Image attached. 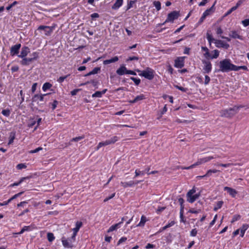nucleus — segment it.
<instances>
[{
  "instance_id": "38",
  "label": "nucleus",
  "mask_w": 249,
  "mask_h": 249,
  "mask_svg": "<svg viewBox=\"0 0 249 249\" xmlns=\"http://www.w3.org/2000/svg\"><path fill=\"white\" fill-rule=\"evenodd\" d=\"M118 140V138L117 136H114L112 137L110 139L108 140V141H109L110 144H111L114 143Z\"/></svg>"
},
{
  "instance_id": "14",
  "label": "nucleus",
  "mask_w": 249,
  "mask_h": 249,
  "mask_svg": "<svg viewBox=\"0 0 249 249\" xmlns=\"http://www.w3.org/2000/svg\"><path fill=\"white\" fill-rule=\"evenodd\" d=\"M30 52L29 49L28 47H24L22 48L20 54L18 55L19 57L24 58Z\"/></svg>"
},
{
  "instance_id": "51",
  "label": "nucleus",
  "mask_w": 249,
  "mask_h": 249,
  "mask_svg": "<svg viewBox=\"0 0 249 249\" xmlns=\"http://www.w3.org/2000/svg\"><path fill=\"white\" fill-rule=\"evenodd\" d=\"M26 167V165L25 164L23 163H19L17 165V168L19 169H22L23 168H25Z\"/></svg>"
},
{
  "instance_id": "10",
  "label": "nucleus",
  "mask_w": 249,
  "mask_h": 249,
  "mask_svg": "<svg viewBox=\"0 0 249 249\" xmlns=\"http://www.w3.org/2000/svg\"><path fill=\"white\" fill-rule=\"evenodd\" d=\"M21 47L20 44H17L15 45L12 46L10 50V54L12 56L18 54L19 52V50Z\"/></svg>"
},
{
  "instance_id": "12",
  "label": "nucleus",
  "mask_w": 249,
  "mask_h": 249,
  "mask_svg": "<svg viewBox=\"0 0 249 249\" xmlns=\"http://www.w3.org/2000/svg\"><path fill=\"white\" fill-rule=\"evenodd\" d=\"M71 239H66L65 238L63 237L62 239L63 245L65 248H72L73 246L71 244Z\"/></svg>"
},
{
  "instance_id": "61",
  "label": "nucleus",
  "mask_w": 249,
  "mask_h": 249,
  "mask_svg": "<svg viewBox=\"0 0 249 249\" xmlns=\"http://www.w3.org/2000/svg\"><path fill=\"white\" fill-rule=\"evenodd\" d=\"M197 234V231L196 229H193L191 231V235L192 236H196Z\"/></svg>"
},
{
  "instance_id": "55",
  "label": "nucleus",
  "mask_w": 249,
  "mask_h": 249,
  "mask_svg": "<svg viewBox=\"0 0 249 249\" xmlns=\"http://www.w3.org/2000/svg\"><path fill=\"white\" fill-rule=\"evenodd\" d=\"M58 104V102L57 101H56V100L53 101V103L52 104V108L53 110H54L56 108Z\"/></svg>"
},
{
  "instance_id": "58",
  "label": "nucleus",
  "mask_w": 249,
  "mask_h": 249,
  "mask_svg": "<svg viewBox=\"0 0 249 249\" xmlns=\"http://www.w3.org/2000/svg\"><path fill=\"white\" fill-rule=\"evenodd\" d=\"M242 24L244 26L247 27L249 25V20L248 19H246L242 21Z\"/></svg>"
},
{
  "instance_id": "13",
  "label": "nucleus",
  "mask_w": 249,
  "mask_h": 249,
  "mask_svg": "<svg viewBox=\"0 0 249 249\" xmlns=\"http://www.w3.org/2000/svg\"><path fill=\"white\" fill-rule=\"evenodd\" d=\"M224 190L225 191H227V192L233 197H234L237 194V192L235 189L231 187H225Z\"/></svg>"
},
{
  "instance_id": "2",
  "label": "nucleus",
  "mask_w": 249,
  "mask_h": 249,
  "mask_svg": "<svg viewBox=\"0 0 249 249\" xmlns=\"http://www.w3.org/2000/svg\"><path fill=\"white\" fill-rule=\"evenodd\" d=\"M239 108V107L234 106L227 109L222 110L220 112V115L221 117L231 118L238 112Z\"/></svg>"
},
{
  "instance_id": "28",
  "label": "nucleus",
  "mask_w": 249,
  "mask_h": 249,
  "mask_svg": "<svg viewBox=\"0 0 249 249\" xmlns=\"http://www.w3.org/2000/svg\"><path fill=\"white\" fill-rule=\"evenodd\" d=\"M224 202L223 201H218L215 206L213 208V210L214 211H216L218 209L221 208Z\"/></svg>"
},
{
  "instance_id": "44",
  "label": "nucleus",
  "mask_w": 249,
  "mask_h": 249,
  "mask_svg": "<svg viewBox=\"0 0 249 249\" xmlns=\"http://www.w3.org/2000/svg\"><path fill=\"white\" fill-rule=\"evenodd\" d=\"M240 218H241V215H239V214L234 215L233 216L232 220L231 221V223H233L235 221L239 220Z\"/></svg>"
},
{
  "instance_id": "52",
  "label": "nucleus",
  "mask_w": 249,
  "mask_h": 249,
  "mask_svg": "<svg viewBox=\"0 0 249 249\" xmlns=\"http://www.w3.org/2000/svg\"><path fill=\"white\" fill-rule=\"evenodd\" d=\"M175 87L178 89L183 91V92H186V91L187 90V88H184L183 87H180V86H178V85H175Z\"/></svg>"
},
{
  "instance_id": "5",
  "label": "nucleus",
  "mask_w": 249,
  "mask_h": 249,
  "mask_svg": "<svg viewBox=\"0 0 249 249\" xmlns=\"http://www.w3.org/2000/svg\"><path fill=\"white\" fill-rule=\"evenodd\" d=\"M209 161V159L207 158V157L201 158L200 159H198V160L194 164L190 165L188 167H181L182 169H190L191 168H193V167H196V166L199 165L200 164H203L204 163L207 162Z\"/></svg>"
},
{
  "instance_id": "15",
  "label": "nucleus",
  "mask_w": 249,
  "mask_h": 249,
  "mask_svg": "<svg viewBox=\"0 0 249 249\" xmlns=\"http://www.w3.org/2000/svg\"><path fill=\"white\" fill-rule=\"evenodd\" d=\"M127 71V70L125 67L122 65L116 71V73L119 75H123L126 74V71Z\"/></svg>"
},
{
  "instance_id": "6",
  "label": "nucleus",
  "mask_w": 249,
  "mask_h": 249,
  "mask_svg": "<svg viewBox=\"0 0 249 249\" xmlns=\"http://www.w3.org/2000/svg\"><path fill=\"white\" fill-rule=\"evenodd\" d=\"M47 95V94L41 95L35 94L32 99V103H33L34 102H37V104L38 105H43L44 97Z\"/></svg>"
},
{
  "instance_id": "50",
  "label": "nucleus",
  "mask_w": 249,
  "mask_h": 249,
  "mask_svg": "<svg viewBox=\"0 0 249 249\" xmlns=\"http://www.w3.org/2000/svg\"><path fill=\"white\" fill-rule=\"evenodd\" d=\"M102 96L101 92L100 91H96L92 94V97H101Z\"/></svg>"
},
{
  "instance_id": "57",
  "label": "nucleus",
  "mask_w": 249,
  "mask_h": 249,
  "mask_svg": "<svg viewBox=\"0 0 249 249\" xmlns=\"http://www.w3.org/2000/svg\"><path fill=\"white\" fill-rule=\"evenodd\" d=\"M42 150V148L41 147H39L36 149H35V150H31L30 153H37L38 152H39L40 150Z\"/></svg>"
},
{
  "instance_id": "35",
  "label": "nucleus",
  "mask_w": 249,
  "mask_h": 249,
  "mask_svg": "<svg viewBox=\"0 0 249 249\" xmlns=\"http://www.w3.org/2000/svg\"><path fill=\"white\" fill-rule=\"evenodd\" d=\"M153 4L158 11H159L161 9V3L159 1H154Z\"/></svg>"
},
{
  "instance_id": "43",
  "label": "nucleus",
  "mask_w": 249,
  "mask_h": 249,
  "mask_svg": "<svg viewBox=\"0 0 249 249\" xmlns=\"http://www.w3.org/2000/svg\"><path fill=\"white\" fill-rule=\"evenodd\" d=\"M23 193V192H20V193H19L18 194H17L15 195L14 196H13L11 198H10L8 200L10 201V202H11L13 199H16L18 197L20 196H21Z\"/></svg>"
},
{
  "instance_id": "45",
  "label": "nucleus",
  "mask_w": 249,
  "mask_h": 249,
  "mask_svg": "<svg viewBox=\"0 0 249 249\" xmlns=\"http://www.w3.org/2000/svg\"><path fill=\"white\" fill-rule=\"evenodd\" d=\"M207 38L210 44L214 40V39L212 37V35L209 34L208 32L207 33Z\"/></svg>"
},
{
  "instance_id": "42",
  "label": "nucleus",
  "mask_w": 249,
  "mask_h": 249,
  "mask_svg": "<svg viewBox=\"0 0 249 249\" xmlns=\"http://www.w3.org/2000/svg\"><path fill=\"white\" fill-rule=\"evenodd\" d=\"M216 165L217 166H222V167H227L230 166L231 165H234V164L232 163H226V164L217 163Z\"/></svg>"
},
{
  "instance_id": "4",
  "label": "nucleus",
  "mask_w": 249,
  "mask_h": 249,
  "mask_svg": "<svg viewBox=\"0 0 249 249\" xmlns=\"http://www.w3.org/2000/svg\"><path fill=\"white\" fill-rule=\"evenodd\" d=\"M179 12L174 11L169 13L167 15V18L165 21V22H173L175 19H177L179 17Z\"/></svg>"
},
{
  "instance_id": "16",
  "label": "nucleus",
  "mask_w": 249,
  "mask_h": 249,
  "mask_svg": "<svg viewBox=\"0 0 249 249\" xmlns=\"http://www.w3.org/2000/svg\"><path fill=\"white\" fill-rule=\"evenodd\" d=\"M123 0H116L114 4L112 6V9L116 10L119 8L123 4Z\"/></svg>"
},
{
  "instance_id": "64",
  "label": "nucleus",
  "mask_w": 249,
  "mask_h": 249,
  "mask_svg": "<svg viewBox=\"0 0 249 249\" xmlns=\"http://www.w3.org/2000/svg\"><path fill=\"white\" fill-rule=\"evenodd\" d=\"M165 207H159V208L157 210V213H160L162 212L163 210L165 209Z\"/></svg>"
},
{
  "instance_id": "17",
  "label": "nucleus",
  "mask_w": 249,
  "mask_h": 249,
  "mask_svg": "<svg viewBox=\"0 0 249 249\" xmlns=\"http://www.w3.org/2000/svg\"><path fill=\"white\" fill-rule=\"evenodd\" d=\"M119 58L118 56H115L110 59H107L104 61L103 64L104 65H107L111 63L115 62L117 61H118Z\"/></svg>"
},
{
  "instance_id": "22",
  "label": "nucleus",
  "mask_w": 249,
  "mask_h": 249,
  "mask_svg": "<svg viewBox=\"0 0 249 249\" xmlns=\"http://www.w3.org/2000/svg\"><path fill=\"white\" fill-rule=\"evenodd\" d=\"M230 36L233 38H238L242 40V37L238 34L237 32L235 31H231L230 34Z\"/></svg>"
},
{
  "instance_id": "32",
  "label": "nucleus",
  "mask_w": 249,
  "mask_h": 249,
  "mask_svg": "<svg viewBox=\"0 0 249 249\" xmlns=\"http://www.w3.org/2000/svg\"><path fill=\"white\" fill-rule=\"evenodd\" d=\"M175 223L174 221H171L170 223H168L167 225L162 227V229L160 230V231L161 232L165 230L167 228L171 227V226H173L175 224Z\"/></svg>"
},
{
  "instance_id": "20",
  "label": "nucleus",
  "mask_w": 249,
  "mask_h": 249,
  "mask_svg": "<svg viewBox=\"0 0 249 249\" xmlns=\"http://www.w3.org/2000/svg\"><path fill=\"white\" fill-rule=\"evenodd\" d=\"M121 185L124 188H127L128 187H132L134 185V181H130L129 182H121Z\"/></svg>"
},
{
  "instance_id": "37",
  "label": "nucleus",
  "mask_w": 249,
  "mask_h": 249,
  "mask_svg": "<svg viewBox=\"0 0 249 249\" xmlns=\"http://www.w3.org/2000/svg\"><path fill=\"white\" fill-rule=\"evenodd\" d=\"M79 229H78L77 228L75 227L74 229H73V235H72L71 238L73 241H75V237L76 235V234L77 232L79 231Z\"/></svg>"
},
{
  "instance_id": "1",
  "label": "nucleus",
  "mask_w": 249,
  "mask_h": 249,
  "mask_svg": "<svg viewBox=\"0 0 249 249\" xmlns=\"http://www.w3.org/2000/svg\"><path fill=\"white\" fill-rule=\"evenodd\" d=\"M219 71L222 72H229L234 70V65L231 63V60L229 59H225L219 62Z\"/></svg>"
},
{
  "instance_id": "53",
  "label": "nucleus",
  "mask_w": 249,
  "mask_h": 249,
  "mask_svg": "<svg viewBox=\"0 0 249 249\" xmlns=\"http://www.w3.org/2000/svg\"><path fill=\"white\" fill-rule=\"evenodd\" d=\"M201 211L200 209L195 210L194 209H191L189 211V212L192 213H197Z\"/></svg>"
},
{
  "instance_id": "46",
  "label": "nucleus",
  "mask_w": 249,
  "mask_h": 249,
  "mask_svg": "<svg viewBox=\"0 0 249 249\" xmlns=\"http://www.w3.org/2000/svg\"><path fill=\"white\" fill-rule=\"evenodd\" d=\"M130 79L135 83L136 85H139L141 82L140 79H137L136 78L131 77Z\"/></svg>"
},
{
  "instance_id": "11",
  "label": "nucleus",
  "mask_w": 249,
  "mask_h": 249,
  "mask_svg": "<svg viewBox=\"0 0 249 249\" xmlns=\"http://www.w3.org/2000/svg\"><path fill=\"white\" fill-rule=\"evenodd\" d=\"M214 43L216 47L217 48H224L227 49L230 46L228 44L220 40H215Z\"/></svg>"
},
{
  "instance_id": "39",
  "label": "nucleus",
  "mask_w": 249,
  "mask_h": 249,
  "mask_svg": "<svg viewBox=\"0 0 249 249\" xmlns=\"http://www.w3.org/2000/svg\"><path fill=\"white\" fill-rule=\"evenodd\" d=\"M213 55L211 56L212 59L216 58L218 57L219 54V52L217 50H214L213 51Z\"/></svg>"
},
{
  "instance_id": "49",
  "label": "nucleus",
  "mask_w": 249,
  "mask_h": 249,
  "mask_svg": "<svg viewBox=\"0 0 249 249\" xmlns=\"http://www.w3.org/2000/svg\"><path fill=\"white\" fill-rule=\"evenodd\" d=\"M15 133H11L10 135V139L8 142V144H11L13 143L14 140L15 139Z\"/></svg>"
},
{
  "instance_id": "34",
  "label": "nucleus",
  "mask_w": 249,
  "mask_h": 249,
  "mask_svg": "<svg viewBox=\"0 0 249 249\" xmlns=\"http://www.w3.org/2000/svg\"><path fill=\"white\" fill-rule=\"evenodd\" d=\"M242 69L245 71H248V68L246 66H236L234 65V71H238V70Z\"/></svg>"
},
{
  "instance_id": "9",
  "label": "nucleus",
  "mask_w": 249,
  "mask_h": 249,
  "mask_svg": "<svg viewBox=\"0 0 249 249\" xmlns=\"http://www.w3.org/2000/svg\"><path fill=\"white\" fill-rule=\"evenodd\" d=\"M53 27L44 25H40L38 27V30H44L46 35H50L53 31Z\"/></svg>"
},
{
  "instance_id": "31",
  "label": "nucleus",
  "mask_w": 249,
  "mask_h": 249,
  "mask_svg": "<svg viewBox=\"0 0 249 249\" xmlns=\"http://www.w3.org/2000/svg\"><path fill=\"white\" fill-rule=\"evenodd\" d=\"M196 192V189L195 187H193L192 189L189 190L188 192L186 194V196L187 197V199L188 198H190L191 196H193V195Z\"/></svg>"
},
{
  "instance_id": "27",
  "label": "nucleus",
  "mask_w": 249,
  "mask_h": 249,
  "mask_svg": "<svg viewBox=\"0 0 249 249\" xmlns=\"http://www.w3.org/2000/svg\"><path fill=\"white\" fill-rule=\"evenodd\" d=\"M219 171V170L216 169H210L207 171L206 174L204 175V176H206V177H210L211 176L212 173H216Z\"/></svg>"
},
{
  "instance_id": "40",
  "label": "nucleus",
  "mask_w": 249,
  "mask_h": 249,
  "mask_svg": "<svg viewBox=\"0 0 249 249\" xmlns=\"http://www.w3.org/2000/svg\"><path fill=\"white\" fill-rule=\"evenodd\" d=\"M30 229V227L29 226H24L21 230L18 233H17L16 234H20L23 233L25 231H28Z\"/></svg>"
},
{
  "instance_id": "24",
  "label": "nucleus",
  "mask_w": 249,
  "mask_h": 249,
  "mask_svg": "<svg viewBox=\"0 0 249 249\" xmlns=\"http://www.w3.org/2000/svg\"><path fill=\"white\" fill-rule=\"evenodd\" d=\"M249 226L248 224H244L240 228V236L243 237L245 231L248 229Z\"/></svg>"
},
{
  "instance_id": "54",
  "label": "nucleus",
  "mask_w": 249,
  "mask_h": 249,
  "mask_svg": "<svg viewBox=\"0 0 249 249\" xmlns=\"http://www.w3.org/2000/svg\"><path fill=\"white\" fill-rule=\"evenodd\" d=\"M31 58L34 60L38 57V53L37 52H34L31 54Z\"/></svg>"
},
{
  "instance_id": "48",
  "label": "nucleus",
  "mask_w": 249,
  "mask_h": 249,
  "mask_svg": "<svg viewBox=\"0 0 249 249\" xmlns=\"http://www.w3.org/2000/svg\"><path fill=\"white\" fill-rule=\"evenodd\" d=\"M70 76V74H68L67 75H65L64 76H61L58 79L57 81L59 83H62L64 81L65 79H66L68 76Z\"/></svg>"
},
{
  "instance_id": "21",
  "label": "nucleus",
  "mask_w": 249,
  "mask_h": 249,
  "mask_svg": "<svg viewBox=\"0 0 249 249\" xmlns=\"http://www.w3.org/2000/svg\"><path fill=\"white\" fill-rule=\"evenodd\" d=\"M144 99V96L143 94H141L140 95L137 96L135 97V98L133 100H130L129 101V103L131 104L135 103L139 101L142 100Z\"/></svg>"
},
{
  "instance_id": "56",
  "label": "nucleus",
  "mask_w": 249,
  "mask_h": 249,
  "mask_svg": "<svg viewBox=\"0 0 249 249\" xmlns=\"http://www.w3.org/2000/svg\"><path fill=\"white\" fill-rule=\"evenodd\" d=\"M210 81V78L208 75H205V81H204V84L207 85L209 83Z\"/></svg>"
},
{
  "instance_id": "19",
  "label": "nucleus",
  "mask_w": 249,
  "mask_h": 249,
  "mask_svg": "<svg viewBox=\"0 0 249 249\" xmlns=\"http://www.w3.org/2000/svg\"><path fill=\"white\" fill-rule=\"evenodd\" d=\"M22 58L23 59L21 61V63L23 65H28L34 60L31 57L26 58L25 57Z\"/></svg>"
},
{
  "instance_id": "33",
  "label": "nucleus",
  "mask_w": 249,
  "mask_h": 249,
  "mask_svg": "<svg viewBox=\"0 0 249 249\" xmlns=\"http://www.w3.org/2000/svg\"><path fill=\"white\" fill-rule=\"evenodd\" d=\"M52 86V85L50 83L46 82L43 85L42 89L44 91H46L47 89H50Z\"/></svg>"
},
{
  "instance_id": "47",
  "label": "nucleus",
  "mask_w": 249,
  "mask_h": 249,
  "mask_svg": "<svg viewBox=\"0 0 249 249\" xmlns=\"http://www.w3.org/2000/svg\"><path fill=\"white\" fill-rule=\"evenodd\" d=\"M84 138V136H79V137H77L72 138L71 140V142H78L79 141H80Z\"/></svg>"
},
{
  "instance_id": "36",
  "label": "nucleus",
  "mask_w": 249,
  "mask_h": 249,
  "mask_svg": "<svg viewBox=\"0 0 249 249\" xmlns=\"http://www.w3.org/2000/svg\"><path fill=\"white\" fill-rule=\"evenodd\" d=\"M47 238L49 242H52L54 239L53 234L51 232L48 233Z\"/></svg>"
},
{
  "instance_id": "60",
  "label": "nucleus",
  "mask_w": 249,
  "mask_h": 249,
  "mask_svg": "<svg viewBox=\"0 0 249 249\" xmlns=\"http://www.w3.org/2000/svg\"><path fill=\"white\" fill-rule=\"evenodd\" d=\"M81 90V89H75L71 92V94L72 96H74L76 95L77 93Z\"/></svg>"
},
{
  "instance_id": "8",
  "label": "nucleus",
  "mask_w": 249,
  "mask_h": 249,
  "mask_svg": "<svg viewBox=\"0 0 249 249\" xmlns=\"http://www.w3.org/2000/svg\"><path fill=\"white\" fill-rule=\"evenodd\" d=\"M184 57H178L175 60L174 66L178 68H181L184 65Z\"/></svg>"
},
{
  "instance_id": "26",
  "label": "nucleus",
  "mask_w": 249,
  "mask_h": 249,
  "mask_svg": "<svg viewBox=\"0 0 249 249\" xmlns=\"http://www.w3.org/2000/svg\"><path fill=\"white\" fill-rule=\"evenodd\" d=\"M122 223V222H120L118 223H117L115 225L111 226L107 230V232H111L116 229H117L120 226V225Z\"/></svg>"
},
{
  "instance_id": "23",
  "label": "nucleus",
  "mask_w": 249,
  "mask_h": 249,
  "mask_svg": "<svg viewBox=\"0 0 249 249\" xmlns=\"http://www.w3.org/2000/svg\"><path fill=\"white\" fill-rule=\"evenodd\" d=\"M214 3H215V2ZM214 4H215V3H214L211 8L207 9L203 13V15H205V17H207V16H209L211 13L213 12V11L214 10Z\"/></svg>"
},
{
  "instance_id": "7",
  "label": "nucleus",
  "mask_w": 249,
  "mask_h": 249,
  "mask_svg": "<svg viewBox=\"0 0 249 249\" xmlns=\"http://www.w3.org/2000/svg\"><path fill=\"white\" fill-rule=\"evenodd\" d=\"M202 63L204 64L203 68V73H209L212 70V64L209 61L202 60Z\"/></svg>"
},
{
  "instance_id": "63",
  "label": "nucleus",
  "mask_w": 249,
  "mask_h": 249,
  "mask_svg": "<svg viewBox=\"0 0 249 249\" xmlns=\"http://www.w3.org/2000/svg\"><path fill=\"white\" fill-rule=\"evenodd\" d=\"M127 238L126 237H122L118 241V245H119L122 243L124 242H125Z\"/></svg>"
},
{
  "instance_id": "18",
  "label": "nucleus",
  "mask_w": 249,
  "mask_h": 249,
  "mask_svg": "<svg viewBox=\"0 0 249 249\" xmlns=\"http://www.w3.org/2000/svg\"><path fill=\"white\" fill-rule=\"evenodd\" d=\"M200 196V193H199L198 194H196L194 195H193L192 196H191L190 198H188L187 199V201L190 203H193L196 199H197L199 196Z\"/></svg>"
},
{
  "instance_id": "3",
  "label": "nucleus",
  "mask_w": 249,
  "mask_h": 249,
  "mask_svg": "<svg viewBox=\"0 0 249 249\" xmlns=\"http://www.w3.org/2000/svg\"><path fill=\"white\" fill-rule=\"evenodd\" d=\"M154 70L149 67H147L145 70L142 71L140 74V75L143 76L148 80H152L154 77Z\"/></svg>"
},
{
  "instance_id": "41",
  "label": "nucleus",
  "mask_w": 249,
  "mask_h": 249,
  "mask_svg": "<svg viewBox=\"0 0 249 249\" xmlns=\"http://www.w3.org/2000/svg\"><path fill=\"white\" fill-rule=\"evenodd\" d=\"M1 113L4 116L8 117L10 114V111L9 109H3L2 110Z\"/></svg>"
},
{
  "instance_id": "29",
  "label": "nucleus",
  "mask_w": 249,
  "mask_h": 249,
  "mask_svg": "<svg viewBox=\"0 0 249 249\" xmlns=\"http://www.w3.org/2000/svg\"><path fill=\"white\" fill-rule=\"evenodd\" d=\"M28 178H29V177L22 178L18 182L14 183L13 184L10 185V186L14 187L15 186H18V185H19L20 183H21L24 181V180H25L26 179H28Z\"/></svg>"
},
{
  "instance_id": "30",
  "label": "nucleus",
  "mask_w": 249,
  "mask_h": 249,
  "mask_svg": "<svg viewBox=\"0 0 249 249\" xmlns=\"http://www.w3.org/2000/svg\"><path fill=\"white\" fill-rule=\"evenodd\" d=\"M146 220H147V219H146V217H145L144 215H142L141 217V221L137 225V226H140V227L143 226L145 223L146 222Z\"/></svg>"
},
{
  "instance_id": "25",
  "label": "nucleus",
  "mask_w": 249,
  "mask_h": 249,
  "mask_svg": "<svg viewBox=\"0 0 249 249\" xmlns=\"http://www.w3.org/2000/svg\"><path fill=\"white\" fill-rule=\"evenodd\" d=\"M109 142L108 141V140H106L105 142H100L98 143V146L96 147V150H98L99 148L102 146H105L107 145H109Z\"/></svg>"
},
{
  "instance_id": "62",
  "label": "nucleus",
  "mask_w": 249,
  "mask_h": 249,
  "mask_svg": "<svg viewBox=\"0 0 249 249\" xmlns=\"http://www.w3.org/2000/svg\"><path fill=\"white\" fill-rule=\"evenodd\" d=\"M100 71V67H95L92 70L93 72L94 73V74L97 73Z\"/></svg>"
},
{
  "instance_id": "59",
  "label": "nucleus",
  "mask_w": 249,
  "mask_h": 249,
  "mask_svg": "<svg viewBox=\"0 0 249 249\" xmlns=\"http://www.w3.org/2000/svg\"><path fill=\"white\" fill-rule=\"evenodd\" d=\"M134 2H135L134 1L130 0L128 3L127 6V10H128L130 8H131L132 7V5L134 3Z\"/></svg>"
}]
</instances>
